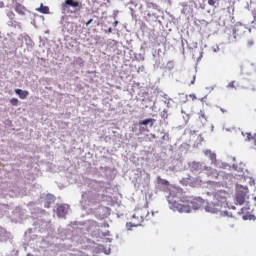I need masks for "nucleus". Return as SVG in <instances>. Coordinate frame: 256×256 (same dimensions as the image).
Masks as SVG:
<instances>
[{"label":"nucleus","mask_w":256,"mask_h":256,"mask_svg":"<svg viewBox=\"0 0 256 256\" xmlns=\"http://www.w3.org/2000/svg\"><path fill=\"white\" fill-rule=\"evenodd\" d=\"M220 111H222V113H227V110H223V108H221Z\"/></svg>","instance_id":"obj_28"},{"label":"nucleus","mask_w":256,"mask_h":256,"mask_svg":"<svg viewBox=\"0 0 256 256\" xmlns=\"http://www.w3.org/2000/svg\"><path fill=\"white\" fill-rule=\"evenodd\" d=\"M158 183L159 185H164L165 187H169V181L161 178V176H158Z\"/></svg>","instance_id":"obj_13"},{"label":"nucleus","mask_w":256,"mask_h":256,"mask_svg":"<svg viewBox=\"0 0 256 256\" xmlns=\"http://www.w3.org/2000/svg\"><path fill=\"white\" fill-rule=\"evenodd\" d=\"M252 139H255V138L253 137V134H251V133H247L246 140H248V141H252Z\"/></svg>","instance_id":"obj_19"},{"label":"nucleus","mask_w":256,"mask_h":256,"mask_svg":"<svg viewBox=\"0 0 256 256\" xmlns=\"http://www.w3.org/2000/svg\"><path fill=\"white\" fill-rule=\"evenodd\" d=\"M199 119H201V121H204V123L207 121V117L205 116V113L203 111H200Z\"/></svg>","instance_id":"obj_15"},{"label":"nucleus","mask_w":256,"mask_h":256,"mask_svg":"<svg viewBox=\"0 0 256 256\" xmlns=\"http://www.w3.org/2000/svg\"><path fill=\"white\" fill-rule=\"evenodd\" d=\"M152 137L155 139V134H152Z\"/></svg>","instance_id":"obj_30"},{"label":"nucleus","mask_w":256,"mask_h":256,"mask_svg":"<svg viewBox=\"0 0 256 256\" xmlns=\"http://www.w3.org/2000/svg\"><path fill=\"white\" fill-rule=\"evenodd\" d=\"M254 43H255V42H253V40H249V41L247 42V46H248V47H253Z\"/></svg>","instance_id":"obj_20"},{"label":"nucleus","mask_w":256,"mask_h":256,"mask_svg":"<svg viewBox=\"0 0 256 256\" xmlns=\"http://www.w3.org/2000/svg\"><path fill=\"white\" fill-rule=\"evenodd\" d=\"M107 33H113V28H109Z\"/></svg>","instance_id":"obj_27"},{"label":"nucleus","mask_w":256,"mask_h":256,"mask_svg":"<svg viewBox=\"0 0 256 256\" xmlns=\"http://www.w3.org/2000/svg\"><path fill=\"white\" fill-rule=\"evenodd\" d=\"M36 11H38V13H43V15H49V8L43 4H41L40 7L36 9Z\"/></svg>","instance_id":"obj_10"},{"label":"nucleus","mask_w":256,"mask_h":256,"mask_svg":"<svg viewBox=\"0 0 256 256\" xmlns=\"http://www.w3.org/2000/svg\"><path fill=\"white\" fill-rule=\"evenodd\" d=\"M16 95L20 97V99H27L29 97V91L27 90H21L19 88L14 90Z\"/></svg>","instance_id":"obj_7"},{"label":"nucleus","mask_w":256,"mask_h":256,"mask_svg":"<svg viewBox=\"0 0 256 256\" xmlns=\"http://www.w3.org/2000/svg\"><path fill=\"white\" fill-rule=\"evenodd\" d=\"M222 207H227V197L223 196V192H218L216 193V213H219Z\"/></svg>","instance_id":"obj_4"},{"label":"nucleus","mask_w":256,"mask_h":256,"mask_svg":"<svg viewBox=\"0 0 256 256\" xmlns=\"http://www.w3.org/2000/svg\"><path fill=\"white\" fill-rule=\"evenodd\" d=\"M205 211L207 213H217V208H215V205H213V204H207L205 206Z\"/></svg>","instance_id":"obj_11"},{"label":"nucleus","mask_w":256,"mask_h":256,"mask_svg":"<svg viewBox=\"0 0 256 256\" xmlns=\"http://www.w3.org/2000/svg\"><path fill=\"white\" fill-rule=\"evenodd\" d=\"M190 85H195V76H192V80L190 81Z\"/></svg>","instance_id":"obj_24"},{"label":"nucleus","mask_w":256,"mask_h":256,"mask_svg":"<svg viewBox=\"0 0 256 256\" xmlns=\"http://www.w3.org/2000/svg\"><path fill=\"white\" fill-rule=\"evenodd\" d=\"M154 121L155 120L153 118H148V119L140 121L139 125H149L150 124V127H153V122Z\"/></svg>","instance_id":"obj_12"},{"label":"nucleus","mask_w":256,"mask_h":256,"mask_svg":"<svg viewBox=\"0 0 256 256\" xmlns=\"http://www.w3.org/2000/svg\"><path fill=\"white\" fill-rule=\"evenodd\" d=\"M236 201L239 203V205H243V203H245V193L238 192L236 194Z\"/></svg>","instance_id":"obj_9"},{"label":"nucleus","mask_w":256,"mask_h":256,"mask_svg":"<svg viewBox=\"0 0 256 256\" xmlns=\"http://www.w3.org/2000/svg\"><path fill=\"white\" fill-rule=\"evenodd\" d=\"M252 15H253L252 25H256V10L252 11Z\"/></svg>","instance_id":"obj_17"},{"label":"nucleus","mask_w":256,"mask_h":256,"mask_svg":"<svg viewBox=\"0 0 256 256\" xmlns=\"http://www.w3.org/2000/svg\"><path fill=\"white\" fill-rule=\"evenodd\" d=\"M113 25H114V27H117V25H119V22H118V21H115V22L113 23Z\"/></svg>","instance_id":"obj_26"},{"label":"nucleus","mask_w":256,"mask_h":256,"mask_svg":"<svg viewBox=\"0 0 256 256\" xmlns=\"http://www.w3.org/2000/svg\"><path fill=\"white\" fill-rule=\"evenodd\" d=\"M208 5H211V7H213L215 5V0H208Z\"/></svg>","instance_id":"obj_21"},{"label":"nucleus","mask_w":256,"mask_h":256,"mask_svg":"<svg viewBox=\"0 0 256 256\" xmlns=\"http://www.w3.org/2000/svg\"><path fill=\"white\" fill-rule=\"evenodd\" d=\"M69 7H73V9H77L79 7V2L75 0H65V2L61 5V9L63 13H73Z\"/></svg>","instance_id":"obj_3"},{"label":"nucleus","mask_w":256,"mask_h":256,"mask_svg":"<svg viewBox=\"0 0 256 256\" xmlns=\"http://www.w3.org/2000/svg\"><path fill=\"white\" fill-rule=\"evenodd\" d=\"M7 17H9V19H15V12H13V11H8V13H7Z\"/></svg>","instance_id":"obj_16"},{"label":"nucleus","mask_w":256,"mask_h":256,"mask_svg":"<svg viewBox=\"0 0 256 256\" xmlns=\"http://www.w3.org/2000/svg\"><path fill=\"white\" fill-rule=\"evenodd\" d=\"M227 215H229V213L227 211L221 212L222 217H227Z\"/></svg>","instance_id":"obj_23"},{"label":"nucleus","mask_w":256,"mask_h":256,"mask_svg":"<svg viewBox=\"0 0 256 256\" xmlns=\"http://www.w3.org/2000/svg\"><path fill=\"white\" fill-rule=\"evenodd\" d=\"M57 215L58 217H65V215H67V209L65 206L60 205L57 207Z\"/></svg>","instance_id":"obj_8"},{"label":"nucleus","mask_w":256,"mask_h":256,"mask_svg":"<svg viewBox=\"0 0 256 256\" xmlns=\"http://www.w3.org/2000/svg\"><path fill=\"white\" fill-rule=\"evenodd\" d=\"M12 7H13L14 11L18 15H20V17H25L27 15V7H25V5H23L19 2H14Z\"/></svg>","instance_id":"obj_5"},{"label":"nucleus","mask_w":256,"mask_h":256,"mask_svg":"<svg viewBox=\"0 0 256 256\" xmlns=\"http://www.w3.org/2000/svg\"><path fill=\"white\" fill-rule=\"evenodd\" d=\"M170 208L173 211H179V213H191V209H199L201 205L197 203V199L188 198V197H180L177 199L169 198Z\"/></svg>","instance_id":"obj_1"},{"label":"nucleus","mask_w":256,"mask_h":256,"mask_svg":"<svg viewBox=\"0 0 256 256\" xmlns=\"http://www.w3.org/2000/svg\"><path fill=\"white\" fill-rule=\"evenodd\" d=\"M10 103L13 107H17V105H19V99L17 98H12L10 99Z\"/></svg>","instance_id":"obj_14"},{"label":"nucleus","mask_w":256,"mask_h":256,"mask_svg":"<svg viewBox=\"0 0 256 256\" xmlns=\"http://www.w3.org/2000/svg\"><path fill=\"white\" fill-rule=\"evenodd\" d=\"M91 23H93V19H90V20L86 23V26L88 27V25H91Z\"/></svg>","instance_id":"obj_25"},{"label":"nucleus","mask_w":256,"mask_h":256,"mask_svg":"<svg viewBox=\"0 0 256 256\" xmlns=\"http://www.w3.org/2000/svg\"><path fill=\"white\" fill-rule=\"evenodd\" d=\"M200 101H202V103H203V101H205V98H201Z\"/></svg>","instance_id":"obj_29"},{"label":"nucleus","mask_w":256,"mask_h":256,"mask_svg":"<svg viewBox=\"0 0 256 256\" xmlns=\"http://www.w3.org/2000/svg\"><path fill=\"white\" fill-rule=\"evenodd\" d=\"M148 215L149 210L147 208H136L130 222L126 223V227H140V225H143V221L147 219Z\"/></svg>","instance_id":"obj_2"},{"label":"nucleus","mask_w":256,"mask_h":256,"mask_svg":"<svg viewBox=\"0 0 256 256\" xmlns=\"http://www.w3.org/2000/svg\"><path fill=\"white\" fill-rule=\"evenodd\" d=\"M228 89H235V81H232L230 82L228 85H227Z\"/></svg>","instance_id":"obj_18"},{"label":"nucleus","mask_w":256,"mask_h":256,"mask_svg":"<svg viewBox=\"0 0 256 256\" xmlns=\"http://www.w3.org/2000/svg\"><path fill=\"white\" fill-rule=\"evenodd\" d=\"M189 97L190 99H192V101H195V99H197V96L195 94H190Z\"/></svg>","instance_id":"obj_22"},{"label":"nucleus","mask_w":256,"mask_h":256,"mask_svg":"<svg viewBox=\"0 0 256 256\" xmlns=\"http://www.w3.org/2000/svg\"><path fill=\"white\" fill-rule=\"evenodd\" d=\"M245 33V27L244 26H235L232 31V35L234 39H237V37H241Z\"/></svg>","instance_id":"obj_6"}]
</instances>
